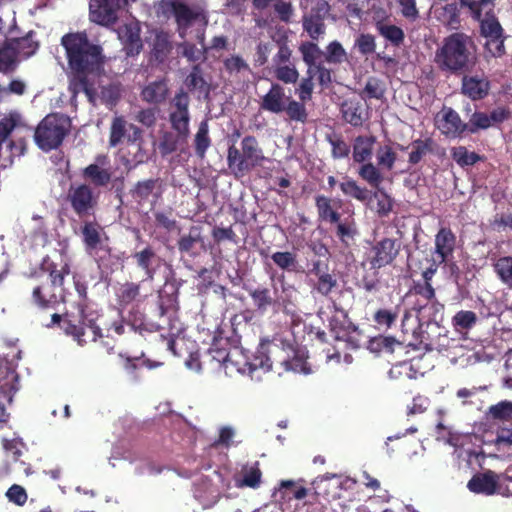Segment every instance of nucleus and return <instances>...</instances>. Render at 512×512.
Instances as JSON below:
<instances>
[{
	"mask_svg": "<svg viewBox=\"0 0 512 512\" xmlns=\"http://www.w3.org/2000/svg\"><path fill=\"white\" fill-rule=\"evenodd\" d=\"M33 36L34 32L30 31L24 37L13 38L9 40L17 55H21L27 58L36 52L39 44L33 39Z\"/></svg>",
	"mask_w": 512,
	"mask_h": 512,
	"instance_id": "a18cd8bd",
	"label": "nucleus"
},
{
	"mask_svg": "<svg viewBox=\"0 0 512 512\" xmlns=\"http://www.w3.org/2000/svg\"><path fill=\"white\" fill-rule=\"evenodd\" d=\"M109 164V157L105 154H98L95 161L81 170V177L94 188L106 187L112 180V171L106 165Z\"/></svg>",
	"mask_w": 512,
	"mask_h": 512,
	"instance_id": "9d476101",
	"label": "nucleus"
},
{
	"mask_svg": "<svg viewBox=\"0 0 512 512\" xmlns=\"http://www.w3.org/2000/svg\"><path fill=\"white\" fill-rule=\"evenodd\" d=\"M338 287V281L334 274L326 272L325 274H321V276L317 279L313 288L317 293L322 296H329L334 289Z\"/></svg>",
	"mask_w": 512,
	"mask_h": 512,
	"instance_id": "680f3d73",
	"label": "nucleus"
},
{
	"mask_svg": "<svg viewBox=\"0 0 512 512\" xmlns=\"http://www.w3.org/2000/svg\"><path fill=\"white\" fill-rule=\"evenodd\" d=\"M203 363L210 364L213 370L227 369L230 363L228 348L220 347L217 342H214L204 353Z\"/></svg>",
	"mask_w": 512,
	"mask_h": 512,
	"instance_id": "473e14b6",
	"label": "nucleus"
},
{
	"mask_svg": "<svg viewBox=\"0 0 512 512\" xmlns=\"http://www.w3.org/2000/svg\"><path fill=\"white\" fill-rule=\"evenodd\" d=\"M399 316L398 308L386 309L380 308L375 311L373 315V321L379 328L389 329L397 321Z\"/></svg>",
	"mask_w": 512,
	"mask_h": 512,
	"instance_id": "bf43d9fd",
	"label": "nucleus"
},
{
	"mask_svg": "<svg viewBox=\"0 0 512 512\" xmlns=\"http://www.w3.org/2000/svg\"><path fill=\"white\" fill-rule=\"evenodd\" d=\"M244 289L252 299L256 311L261 314L266 313L269 308L278 304L277 299L273 297L268 287L260 285L254 288L244 287Z\"/></svg>",
	"mask_w": 512,
	"mask_h": 512,
	"instance_id": "c756f323",
	"label": "nucleus"
},
{
	"mask_svg": "<svg viewBox=\"0 0 512 512\" xmlns=\"http://www.w3.org/2000/svg\"><path fill=\"white\" fill-rule=\"evenodd\" d=\"M262 472L259 463L256 462L252 467L244 469L243 478L237 481V487H249L257 489L261 484Z\"/></svg>",
	"mask_w": 512,
	"mask_h": 512,
	"instance_id": "052dcab7",
	"label": "nucleus"
},
{
	"mask_svg": "<svg viewBox=\"0 0 512 512\" xmlns=\"http://www.w3.org/2000/svg\"><path fill=\"white\" fill-rule=\"evenodd\" d=\"M376 139L373 136H357L354 139L352 157L355 163L369 162L373 155Z\"/></svg>",
	"mask_w": 512,
	"mask_h": 512,
	"instance_id": "72a5a7b5",
	"label": "nucleus"
},
{
	"mask_svg": "<svg viewBox=\"0 0 512 512\" xmlns=\"http://www.w3.org/2000/svg\"><path fill=\"white\" fill-rule=\"evenodd\" d=\"M265 159L262 148L255 136L247 135L241 141V148L235 145L227 150L228 168L235 178H241L259 166Z\"/></svg>",
	"mask_w": 512,
	"mask_h": 512,
	"instance_id": "7ed1b4c3",
	"label": "nucleus"
},
{
	"mask_svg": "<svg viewBox=\"0 0 512 512\" xmlns=\"http://www.w3.org/2000/svg\"><path fill=\"white\" fill-rule=\"evenodd\" d=\"M289 97L282 85L272 83L269 91L261 98L260 109L274 114L283 113Z\"/></svg>",
	"mask_w": 512,
	"mask_h": 512,
	"instance_id": "412c9836",
	"label": "nucleus"
},
{
	"mask_svg": "<svg viewBox=\"0 0 512 512\" xmlns=\"http://www.w3.org/2000/svg\"><path fill=\"white\" fill-rule=\"evenodd\" d=\"M457 237L450 227H441L434 239V255L439 263L447 264L453 259Z\"/></svg>",
	"mask_w": 512,
	"mask_h": 512,
	"instance_id": "4468645a",
	"label": "nucleus"
},
{
	"mask_svg": "<svg viewBox=\"0 0 512 512\" xmlns=\"http://www.w3.org/2000/svg\"><path fill=\"white\" fill-rule=\"evenodd\" d=\"M492 268L498 280L508 289H512V256L493 258Z\"/></svg>",
	"mask_w": 512,
	"mask_h": 512,
	"instance_id": "e433bc0d",
	"label": "nucleus"
},
{
	"mask_svg": "<svg viewBox=\"0 0 512 512\" xmlns=\"http://www.w3.org/2000/svg\"><path fill=\"white\" fill-rule=\"evenodd\" d=\"M70 130V119L61 113H50L38 124L34 140L43 151L57 149Z\"/></svg>",
	"mask_w": 512,
	"mask_h": 512,
	"instance_id": "20e7f679",
	"label": "nucleus"
},
{
	"mask_svg": "<svg viewBox=\"0 0 512 512\" xmlns=\"http://www.w3.org/2000/svg\"><path fill=\"white\" fill-rule=\"evenodd\" d=\"M168 121L172 130L190 135V111L181 113H169Z\"/></svg>",
	"mask_w": 512,
	"mask_h": 512,
	"instance_id": "69168bd1",
	"label": "nucleus"
},
{
	"mask_svg": "<svg viewBox=\"0 0 512 512\" xmlns=\"http://www.w3.org/2000/svg\"><path fill=\"white\" fill-rule=\"evenodd\" d=\"M451 158L461 168L473 166L477 162L483 161L484 157L474 151H469L465 146H457L451 149Z\"/></svg>",
	"mask_w": 512,
	"mask_h": 512,
	"instance_id": "49530a36",
	"label": "nucleus"
},
{
	"mask_svg": "<svg viewBox=\"0 0 512 512\" xmlns=\"http://www.w3.org/2000/svg\"><path fill=\"white\" fill-rule=\"evenodd\" d=\"M324 59L329 64L339 65L347 60V52L339 41L334 40L326 46Z\"/></svg>",
	"mask_w": 512,
	"mask_h": 512,
	"instance_id": "4d7b16f0",
	"label": "nucleus"
},
{
	"mask_svg": "<svg viewBox=\"0 0 512 512\" xmlns=\"http://www.w3.org/2000/svg\"><path fill=\"white\" fill-rule=\"evenodd\" d=\"M461 79V93L473 101L482 100L488 94L490 90V81L484 75L481 74H462Z\"/></svg>",
	"mask_w": 512,
	"mask_h": 512,
	"instance_id": "2eb2a0df",
	"label": "nucleus"
},
{
	"mask_svg": "<svg viewBox=\"0 0 512 512\" xmlns=\"http://www.w3.org/2000/svg\"><path fill=\"white\" fill-rule=\"evenodd\" d=\"M354 48L358 50L362 56H369L376 50L375 36L369 33L359 34L354 42Z\"/></svg>",
	"mask_w": 512,
	"mask_h": 512,
	"instance_id": "338daca9",
	"label": "nucleus"
},
{
	"mask_svg": "<svg viewBox=\"0 0 512 512\" xmlns=\"http://www.w3.org/2000/svg\"><path fill=\"white\" fill-rule=\"evenodd\" d=\"M488 416L494 421L508 422L512 420V401L502 400L488 409Z\"/></svg>",
	"mask_w": 512,
	"mask_h": 512,
	"instance_id": "5fc2aeb1",
	"label": "nucleus"
},
{
	"mask_svg": "<svg viewBox=\"0 0 512 512\" xmlns=\"http://www.w3.org/2000/svg\"><path fill=\"white\" fill-rule=\"evenodd\" d=\"M16 368L14 359L0 356V389L4 393H15L18 390L19 375Z\"/></svg>",
	"mask_w": 512,
	"mask_h": 512,
	"instance_id": "b1692460",
	"label": "nucleus"
},
{
	"mask_svg": "<svg viewBox=\"0 0 512 512\" xmlns=\"http://www.w3.org/2000/svg\"><path fill=\"white\" fill-rule=\"evenodd\" d=\"M274 264L281 270L296 272L298 268L297 255L290 251H277L271 255Z\"/></svg>",
	"mask_w": 512,
	"mask_h": 512,
	"instance_id": "3c124183",
	"label": "nucleus"
},
{
	"mask_svg": "<svg viewBox=\"0 0 512 512\" xmlns=\"http://www.w3.org/2000/svg\"><path fill=\"white\" fill-rule=\"evenodd\" d=\"M302 60L307 66V73H313L315 67L318 65L324 52L320 49L317 43L313 41H304L299 46Z\"/></svg>",
	"mask_w": 512,
	"mask_h": 512,
	"instance_id": "a19ab883",
	"label": "nucleus"
},
{
	"mask_svg": "<svg viewBox=\"0 0 512 512\" xmlns=\"http://www.w3.org/2000/svg\"><path fill=\"white\" fill-rule=\"evenodd\" d=\"M90 256L94 258L99 269L104 273H113L120 265V257L112 252L108 243Z\"/></svg>",
	"mask_w": 512,
	"mask_h": 512,
	"instance_id": "2f4dec72",
	"label": "nucleus"
},
{
	"mask_svg": "<svg viewBox=\"0 0 512 512\" xmlns=\"http://www.w3.org/2000/svg\"><path fill=\"white\" fill-rule=\"evenodd\" d=\"M400 252V243L396 239L383 238L373 245L369 258L371 269H380L393 263Z\"/></svg>",
	"mask_w": 512,
	"mask_h": 512,
	"instance_id": "f8f14e48",
	"label": "nucleus"
},
{
	"mask_svg": "<svg viewBox=\"0 0 512 512\" xmlns=\"http://www.w3.org/2000/svg\"><path fill=\"white\" fill-rule=\"evenodd\" d=\"M169 92L168 80L163 77L145 85L140 92V97L144 102L157 106L167 100Z\"/></svg>",
	"mask_w": 512,
	"mask_h": 512,
	"instance_id": "4be33fe9",
	"label": "nucleus"
},
{
	"mask_svg": "<svg viewBox=\"0 0 512 512\" xmlns=\"http://www.w3.org/2000/svg\"><path fill=\"white\" fill-rule=\"evenodd\" d=\"M98 199L99 194L88 183L71 184L66 194V202L79 218L92 215L98 205Z\"/></svg>",
	"mask_w": 512,
	"mask_h": 512,
	"instance_id": "0eeeda50",
	"label": "nucleus"
},
{
	"mask_svg": "<svg viewBox=\"0 0 512 512\" xmlns=\"http://www.w3.org/2000/svg\"><path fill=\"white\" fill-rule=\"evenodd\" d=\"M136 266L144 272V281L152 282L161 264L159 257L151 245H147L142 250L132 255Z\"/></svg>",
	"mask_w": 512,
	"mask_h": 512,
	"instance_id": "f3484780",
	"label": "nucleus"
},
{
	"mask_svg": "<svg viewBox=\"0 0 512 512\" xmlns=\"http://www.w3.org/2000/svg\"><path fill=\"white\" fill-rule=\"evenodd\" d=\"M210 146L211 138L209 136V124L208 120L205 119L199 123L197 132L194 136L195 154L201 159L204 158Z\"/></svg>",
	"mask_w": 512,
	"mask_h": 512,
	"instance_id": "37998d69",
	"label": "nucleus"
},
{
	"mask_svg": "<svg viewBox=\"0 0 512 512\" xmlns=\"http://www.w3.org/2000/svg\"><path fill=\"white\" fill-rule=\"evenodd\" d=\"M277 494L280 495L282 501L302 500L307 496L308 490L293 480H282L274 492V495Z\"/></svg>",
	"mask_w": 512,
	"mask_h": 512,
	"instance_id": "ea45409f",
	"label": "nucleus"
},
{
	"mask_svg": "<svg viewBox=\"0 0 512 512\" xmlns=\"http://www.w3.org/2000/svg\"><path fill=\"white\" fill-rule=\"evenodd\" d=\"M339 187L345 196L354 198L360 202H365L369 199V190L365 187L359 186L352 178L347 177L345 181L339 184Z\"/></svg>",
	"mask_w": 512,
	"mask_h": 512,
	"instance_id": "8fccbe9b",
	"label": "nucleus"
},
{
	"mask_svg": "<svg viewBox=\"0 0 512 512\" xmlns=\"http://www.w3.org/2000/svg\"><path fill=\"white\" fill-rule=\"evenodd\" d=\"M140 296V283L126 282L121 285L118 300L122 305L131 304Z\"/></svg>",
	"mask_w": 512,
	"mask_h": 512,
	"instance_id": "774afa93",
	"label": "nucleus"
},
{
	"mask_svg": "<svg viewBox=\"0 0 512 512\" xmlns=\"http://www.w3.org/2000/svg\"><path fill=\"white\" fill-rule=\"evenodd\" d=\"M445 4L436 8L434 11L435 18L443 26L457 30L461 26V10L457 5V1L444 2Z\"/></svg>",
	"mask_w": 512,
	"mask_h": 512,
	"instance_id": "393cba45",
	"label": "nucleus"
},
{
	"mask_svg": "<svg viewBox=\"0 0 512 512\" xmlns=\"http://www.w3.org/2000/svg\"><path fill=\"white\" fill-rule=\"evenodd\" d=\"M411 152L409 153L408 162L411 165H417L428 154L434 153L437 143L431 137L425 139H416L411 143Z\"/></svg>",
	"mask_w": 512,
	"mask_h": 512,
	"instance_id": "c9c22d12",
	"label": "nucleus"
},
{
	"mask_svg": "<svg viewBox=\"0 0 512 512\" xmlns=\"http://www.w3.org/2000/svg\"><path fill=\"white\" fill-rule=\"evenodd\" d=\"M435 126L446 138L462 139L467 136L466 122L451 107H444L435 117Z\"/></svg>",
	"mask_w": 512,
	"mask_h": 512,
	"instance_id": "1a4fd4ad",
	"label": "nucleus"
},
{
	"mask_svg": "<svg viewBox=\"0 0 512 512\" xmlns=\"http://www.w3.org/2000/svg\"><path fill=\"white\" fill-rule=\"evenodd\" d=\"M325 140L331 145V156L333 159L347 158L351 153L350 145L338 133L326 134Z\"/></svg>",
	"mask_w": 512,
	"mask_h": 512,
	"instance_id": "de8ad7c7",
	"label": "nucleus"
},
{
	"mask_svg": "<svg viewBox=\"0 0 512 512\" xmlns=\"http://www.w3.org/2000/svg\"><path fill=\"white\" fill-rule=\"evenodd\" d=\"M61 45L70 69L69 91L73 96L85 93L93 100L95 79L104 71L106 57L101 45L92 42L87 33L69 32L61 37Z\"/></svg>",
	"mask_w": 512,
	"mask_h": 512,
	"instance_id": "f257e3e1",
	"label": "nucleus"
},
{
	"mask_svg": "<svg viewBox=\"0 0 512 512\" xmlns=\"http://www.w3.org/2000/svg\"><path fill=\"white\" fill-rule=\"evenodd\" d=\"M385 86L383 81L376 77L368 78L365 87L360 92L362 99H377L380 100L384 97Z\"/></svg>",
	"mask_w": 512,
	"mask_h": 512,
	"instance_id": "6e6d98bb",
	"label": "nucleus"
},
{
	"mask_svg": "<svg viewBox=\"0 0 512 512\" xmlns=\"http://www.w3.org/2000/svg\"><path fill=\"white\" fill-rule=\"evenodd\" d=\"M124 139L128 144H136L142 142V130L134 125L127 124L122 116L113 118L110 126L109 146L117 147Z\"/></svg>",
	"mask_w": 512,
	"mask_h": 512,
	"instance_id": "9b49d317",
	"label": "nucleus"
},
{
	"mask_svg": "<svg viewBox=\"0 0 512 512\" xmlns=\"http://www.w3.org/2000/svg\"><path fill=\"white\" fill-rule=\"evenodd\" d=\"M358 175L373 188H379L383 181L381 172L371 162L362 163Z\"/></svg>",
	"mask_w": 512,
	"mask_h": 512,
	"instance_id": "13d9d810",
	"label": "nucleus"
},
{
	"mask_svg": "<svg viewBox=\"0 0 512 512\" xmlns=\"http://www.w3.org/2000/svg\"><path fill=\"white\" fill-rule=\"evenodd\" d=\"M58 286L48 281L37 284L32 291V300L40 309L54 308L61 301L63 296L56 293Z\"/></svg>",
	"mask_w": 512,
	"mask_h": 512,
	"instance_id": "aec40b11",
	"label": "nucleus"
},
{
	"mask_svg": "<svg viewBox=\"0 0 512 512\" xmlns=\"http://www.w3.org/2000/svg\"><path fill=\"white\" fill-rule=\"evenodd\" d=\"M278 51L271 58V70L275 78L285 84H295L299 79V72L291 62L292 49L289 46V37L286 32L278 35Z\"/></svg>",
	"mask_w": 512,
	"mask_h": 512,
	"instance_id": "423d86ee",
	"label": "nucleus"
},
{
	"mask_svg": "<svg viewBox=\"0 0 512 512\" xmlns=\"http://www.w3.org/2000/svg\"><path fill=\"white\" fill-rule=\"evenodd\" d=\"M284 353L285 349L283 346L269 340L262 341L254 355L251 368L270 371L274 364H279V357Z\"/></svg>",
	"mask_w": 512,
	"mask_h": 512,
	"instance_id": "ddd939ff",
	"label": "nucleus"
},
{
	"mask_svg": "<svg viewBox=\"0 0 512 512\" xmlns=\"http://www.w3.org/2000/svg\"><path fill=\"white\" fill-rule=\"evenodd\" d=\"M162 194V180L150 178L137 181L130 189L132 199L138 204L148 202L150 197L158 199Z\"/></svg>",
	"mask_w": 512,
	"mask_h": 512,
	"instance_id": "6ab92c4d",
	"label": "nucleus"
},
{
	"mask_svg": "<svg viewBox=\"0 0 512 512\" xmlns=\"http://www.w3.org/2000/svg\"><path fill=\"white\" fill-rule=\"evenodd\" d=\"M375 29L385 40L395 47L403 44L405 39L404 31L401 27L390 24L385 20H379L375 23Z\"/></svg>",
	"mask_w": 512,
	"mask_h": 512,
	"instance_id": "58836bf2",
	"label": "nucleus"
},
{
	"mask_svg": "<svg viewBox=\"0 0 512 512\" xmlns=\"http://www.w3.org/2000/svg\"><path fill=\"white\" fill-rule=\"evenodd\" d=\"M413 310L416 311L417 317L426 319L427 322H441L444 319V305L436 297L428 302L417 301Z\"/></svg>",
	"mask_w": 512,
	"mask_h": 512,
	"instance_id": "7c9ffc66",
	"label": "nucleus"
},
{
	"mask_svg": "<svg viewBox=\"0 0 512 512\" xmlns=\"http://www.w3.org/2000/svg\"><path fill=\"white\" fill-rule=\"evenodd\" d=\"M80 231L85 251L89 255L108 243L103 227L96 221H84Z\"/></svg>",
	"mask_w": 512,
	"mask_h": 512,
	"instance_id": "dca6fc26",
	"label": "nucleus"
},
{
	"mask_svg": "<svg viewBox=\"0 0 512 512\" xmlns=\"http://www.w3.org/2000/svg\"><path fill=\"white\" fill-rule=\"evenodd\" d=\"M477 322V315L473 311H458L452 318V325L457 330L471 329Z\"/></svg>",
	"mask_w": 512,
	"mask_h": 512,
	"instance_id": "0e129e2a",
	"label": "nucleus"
},
{
	"mask_svg": "<svg viewBox=\"0 0 512 512\" xmlns=\"http://www.w3.org/2000/svg\"><path fill=\"white\" fill-rule=\"evenodd\" d=\"M475 61L474 41L463 32L445 37L434 56V63L440 71L456 76L470 72Z\"/></svg>",
	"mask_w": 512,
	"mask_h": 512,
	"instance_id": "f03ea898",
	"label": "nucleus"
},
{
	"mask_svg": "<svg viewBox=\"0 0 512 512\" xmlns=\"http://www.w3.org/2000/svg\"><path fill=\"white\" fill-rule=\"evenodd\" d=\"M329 5L326 1L319 2L315 8L312 9L309 15L303 16L302 24L303 29L308 33L310 38L317 41L320 36L325 34L326 25L324 17L321 12H328Z\"/></svg>",
	"mask_w": 512,
	"mask_h": 512,
	"instance_id": "a211bd4d",
	"label": "nucleus"
},
{
	"mask_svg": "<svg viewBox=\"0 0 512 512\" xmlns=\"http://www.w3.org/2000/svg\"><path fill=\"white\" fill-rule=\"evenodd\" d=\"M333 200L325 195L319 194L315 196V207L317 209L318 219L331 224L340 221V213L333 207Z\"/></svg>",
	"mask_w": 512,
	"mask_h": 512,
	"instance_id": "f704fd0d",
	"label": "nucleus"
},
{
	"mask_svg": "<svg viewBox=\"0 0 512 512\" xmlns=\"http://www.w3.org/2000/svg\"><path fill=\"white\" fill-rule=\"evenodd\" d=\"M341 113L345 122L353 127H360L368 119V108L360 101H345L341 105Z\"/></svg>",
	"mask_w": 512,
	"mask_h": 512,
	"instance_id": "bb28decb",
	"label": "nucleus"
},
{
	"mask_svg": "<svg viewBox=\"0 0 512 512\" xmlns=\"http://www.w3.org/2000/svg\"><path fill=\"white\" fill-rule=\"evenodd\" d=\"M292 353V357H290L286 351L284 354H281V357H279V365L283 366L286 371H303L307 373L303 357L294 350H292Z\"/></svg>",
	"mask_w": 512,
	"mask_h": 512,
	"instance_id": "e2e57ef3",
	"label": "nucleus"
},
{
	"mask_svg": "<svg viewBox=\"0 0 512 512\" xmlns=\"http://www.w3.org/2000/svg\"><path fill=\"white\" fill-rule=\"evenodd\" d=\"M173 49L171 35L164 30L155 31L151 43V58L158 63H164Z\"/></svg>",
	"mask_w": 512,
	"mask_h": 512,
	"instance_id": "cd10ccee",
	"label": "nucleus"
},
{
	"mask_svg": "<svg viewBox=\"0 0 512 512\" xmlns=\"http://www.w3.org/2000/svg\"><path fill=\"white\" fill-rule=\"evenodd\" d=\"M497 117L496 112H492L491 115H488L485 112H474L469 121L466 122L467 128V135L469 134H476L479 130H485L488 129L493 121H500Z\"/></svg>",
	"mask_w": 512,
	"mask_h": 512,
	"instance_id": "79ce46f5",
	"label": "nucleus"
},
{
	"mask_svg": "<svg viewBox=\"0 0 512 512\" xmlns=\"http://www.w3.org/2000/svg\"><path fill=\"white\" fill-rule=\"evenodd\" d=\"M96 320L95 317H91L84 310H81L78 321L71 319L68 315L61 316L54 313L51 318V325L58 324L67 336H71L80 346H84L103 337L102 330Z\"/></svg>",
	"mask_w": 512,
	"mask_h": 512,
	"instance_id": "39448f33",
	"label": "nucleus"
},
{
	"mask_svg": "<svg viewBox=\"0 0 512 512\" xmlns=\"http://www.w3.org/2000/svg\"><path fill=\"white\" fill-rule=\"evenodd\" d=\"M201 241V227L191 226L189 229V233L186 235H182L179 238L177 242V247L181 253L190 254L195 245Z\"/></svg>",
	"mask_w": 512,
	"mask_h": 512,
	"instance_id": "864d4df0",
	"label": "nucleus"
},
{
	"mask_svg": "<svg viewBox=\"0 0 512 512\" xmlns=\"http://www.w3.org/2000/svg\"><path fill=\"white\" fill-rule=\"evenodd\" d=\"M167 6L175 19L177 32L182 39L186 37L188 29L194 22L201 21L203 26L208 24L207 15L201 8H191L179 0H171Z\"/></svg>",
	"mask_w": 512,
	"mask_h": 512,
	"instance_id": "6e6552de",
	"label": "nucleus"
},
{
	"mask_svg": "<svg viewBox=\"0 0 512 512\" xmlns=\"http://www.w3.org/2000/svg\"><path fill=\"white\" fill-rule=\"evenodd\" d=\"M17 53L8 41L3 47L0 48V72L9 74L16 68Z\"/></svg>",
	"mask_w": 512,
	"mask_h": 512,
	"instance_id": "603ef678",
	"label": "nucleus"
},
{
	"mask_svg": "<svg viewBox=\"0 0 512 512\" xmlns=\"http://www.w3.org/2000/svg\"><path fill=\"white\" fill-rule=\"evenodd\" d=\"M188 134L174 130L161 132L158 149L162 157H166L176 152L179 146L187 143Z\"/></svg>",
	"mask_w": 512,
	"mask_h": 512,
	"instance_id": "c85d7f7f",
	"label": "nucleus"
},
{
	"mask_svg": "<svg viewBox=\"0 0 512 512\" xmlns=\"http://www.w3.org/2000/svg\"><path fill=\"white\" fill-rule=\"evenodd\" d=\"M278 36H273L271 41H260L256 45L254 54V65L256 67H263L268 63L269 56L274 49L278 50Z\"/></svg>",
	"mask_w": 512,
	"mask_h": 512,
	"instance_id": "09e8293b",
	"label": "nucleus"
},
{
	"mask_svg": "<svg viewBox=\"0 0 512 512\" xmlns=\"http://www.w3.org/2000/svg\"><path fill=\"white\" fill-rule=\"evenodd\" d=\"M467 488L476 494L493 495L498 490V475L491 470L477 473L469 480Z\"/></svg>",
	"mask_w": 512,
	"mask_h": 512,
	"instance_id": "5701e85b",
	"label": "nucleus"
},
{
	"mask_svg": "<svg viewBox=\"0 0 512 512\" xmlns=\"http://www.w3.org/2000/svg\"><path fill=\"white\" fill-rule=\"evenodd\" d=\"M305 104L306 102H302L301 100L297 101L290 96L284 106L283 112L287 115V118L290 121L305 124L308 121L309 116Z\"/></svg>",
	"mask_w": 512,
	"mask_h": 512,
	"instance_id": "c03bdc74",
	"label": "nucleus"
},
{
	"mask_svg": "<svg viewBox=\"0 0 512 512\" xmlns=\"http://www.w3.org/2000/svg\"><path fill=\"white\" fill-rule=\"evenodd\" d=\"M158 328V325L145 323L143 321L138 322L137 319H135L133 322H126L120 319L111 323L107 331L113 332L118 336L131 335L132 333H139L140 335H144L145 332H154L158 330Z\"/></svg>",
	"mask_w": 512,
	"mask_h": 512,
	"instance_id": "a878e982",
	"label": "nucleus"
},
{
	"mask_svg": "<svg viewBox=\"0 0 512 512\" xmlns=\"http://www.w3.org/2000/svg\"><path fill=\"white\" fill-rule=\"evenodd\" d=\"M480 23L481 36L491 39H499L503 35L504 30L495 16L493 10H490L481 16V20H477Z\"/></svg>",
	"mask_w": 512,
	"mask_h": 512,
	"instance_id": "4c0bfd02",
	"label": "nucleus"
}]
</instances>
